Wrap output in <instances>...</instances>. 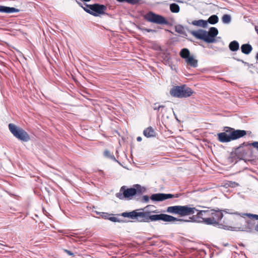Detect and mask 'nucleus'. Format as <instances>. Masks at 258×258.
Masks as SVG:
<instances>
[{
  "mask_svg": "<svg viewBox=\"0 0 258 258\" xmlns=\"http://www.w3.org/2000/svg\"><path fill=\"white\" fill-rule=\"evenodd\" d=\"M137 220L140 222H149L162 220L166 222H174L176 221L188 222V220H185L182 219H178L172 216L165 214L159 215H151L150 212H138Z\"/></svg>",
  "mask_w": 258,
  "mask_h": 258,
  "instance_id": "obj_1",
  "label": "nucleus"
},
{
  "mask_svg": "<svg viewBox=\"0 0 258 258\" xmlns=\"http://www.w3.org/2000/svg\"><path fill=\"white\" fill-rule=\"evenodd\" d=\"M225 132L218 134V140L221 143L229 142L231 141L237 140L243 137L246 135L244 130H237L233 128L226 127Z\"/></svg>",
  "mask_w": 258,
  "mask_h": 258,
  "instance_id": "obj_2",
  "label": "nucleus"
},
{
  "mask_svg": "<svg viewBox=\"0 0 258 258\" xmlns=\"http://www.w3.org/2000/svg\"><path fill=\"white\" fill-rule=\"evenodd\" d=\"M190 33L197 39L210 43L216 42L215 37L218 35V31L216 28L211 27L209 31L199 29L197 31H191Z\"/></svg>",
  "mask_w": 258,
  "mask_h": 258,
  "instance_id": "obj_3",
  "label": "nucleus"
},
{
  "mask_svg": "<svg viewBox=\"0 0 258 258\" xmlns=\"http://www.w3.org/2000/svg\"><path fill=\"white\" fill-rule=\"evenodd\" d=\"M222 210H210V214L208 218H205V223L209 225L217 226L220 228L226 229L227 226L220 223V221L223 217Z\"/></svg>",
  "mask_w": 258,
  "mask_h": 258,
  "instance_id": "obj_4",
  "label": "nucleus"
},
{
  "mask_svg": "<svg viewBox=\"0 0 258 258\" xmlns=\"http://www.w3.org/2000/svg\"><path fill=\"white\" fill-rule=\"evenodd\" d=\"M193 93L192 90L185 85L174 86L170 90L172 96L179 98L188 97Z\"/></svg>",
  "mask_w": 258,
  "mask_h": 258,
  "instance_id": "obj_5",
  "label": "nucleus"
},
{
  "mask_svg": "<svg viewBox=\"0 0 258 258\" xmlns=\"http://www.w3.org/2000/svg\"><path fill=\"white\" fill-rule=\"evenodd\" d=\"M9 128L14 136L21 141L28 142L30 139L29 135L26 131L14 124L10 123Z\"/></svg>",
  "mask_w": 258,
  "mask_h": 258,
  "instance_id": "obj_6",
  "label": "nucleus"
},
{
  "mask_svg": "<svg viewBox=\"0 0 258 258\" xmlns=\"http://www.w3.org/2000/svg\"><path fill=\"white\" fill-rule=\"evenodd\" d=\"M86 6L87 8H83V10L86 12L96 17L99 15L104 14L107 9V7L105 6L99 4L93 5L86 4Z\"/></svg>",
  "mask_w": 258,
  "mask_h": 258,
  "instance_id": "obj_7",
  "label": "nucleus"
},
{
  "mask_svg": "<svg viewBox=\"0 0 258 258\" xmlns=\"http://www.w3.org/2000/svg\"><path fill=\"white\" fill-rule=\"evenodd\" d=\"M137 190L135 188L126 189L125 186H122L119 192L116 194V197L120 200L131 199V198L137 194Z\"/></svg>",
  "mask_w": 258,
  "mask_h": 258,
  "instance_id": "obj_8",
  "label": "nucleus"
},
{
  "mask_svg": "<svg viewBox=\"0 0 258 258\" xmlns=\"http://www.w3.org/2000/svg\"><path fill=\"white\" fill-rule=\"evenodd\" d=\"M145 19L150 22L158 24H167L168 21L163 16L149 12L145 15Z\"/></svg>",
  "mask_w": 258,
  "mask_h": 258,
  "instance_id": "obj_9",
  "label": "nucleus"
},
{
  "mask_svg": "<svg viewBox=\"0 0 258 258\" xmlns=\"http://www.w3.org/2000/svg\"><path fill=\"white\" fill-rule=\"evenodd\" d=\"M178 197V194L173 195L171 194L158 193L152 195L150 197V199L155 202H162L168 199L177 198Z\"/></svg>",
  "mask_w": 258,
  "mask_h": 258,
  "instance_id": "obj_10",
  "label": "nucleus"
},
{
  "mask_svg": "<svg viewBox=\"0 0 258 258\" xmlns=\"http://www.w3.org/2000/svg\"><path fill=\"white\" fill-rule=\"evenodd\" d=\"M198 211L195 208L190 207L189 205L178 206V215L181 216H188L195 213Z\"/></svg>",
  "mask_w": 258,
  "mask_h": 258,
  "instance_id": "obj_11",
  "label": "nucleus"
},
{
  "mask_svg": "<svg viewBox=\"0 0 258 258\" xmlns=\"http://www.w3.org/2000/svg\"><path fill=\"white\" fill-rule=\"evenodd\" d=\"M198 212L197 216L198 218H202L203 220V222L205 223V218H208L209 217L210 214V210H205V211H196Z\"/></svg>",
  "mask_w": 258,
  "mask_h": 258,
  "instance_id": "obj_12",
  "label": "nucleus"
},
{
  "mask_svg": "<svg viewBox=\"0 0 258 258\" xmlns=\"http://www.w3.org/2000/svg\"><path fill=\"white\" fill-rule=\"evenodd\" d=\"M244 145V143L235 150V154L239 157L244 156L247 154L246 150L243 149Z\"/></svg>",
  "mask_w": 258,
  "mask_h": 258,
  "instance_id": "obj_13",
  "label": "nucleus"
},
{
  "mask_svg": "<svg viewBox=\"0 0 258 258\" xmlns=\"http://www.w3.org/2000/svg\"><path fill=\"white\" fill-rule=\"evenodd\" d=\"M144 135L147 138L154 137L156 136L155 130L151 126L147 127L144 131Z\"/></svg>",
  "mask_w": 258,
  "mask_h": 258,
  "instance_id": "obj_14",
  "label": "nucleus"
},
{
  "mask_svg": "<svg viewBox=\"0 0 258 258\" xmlns=\"http://www.w3.org/2000/svg\"><path fill=\"white\" fill-rule=\"evenodd\" d=\"M185 60L188 65L192 67L196 68L198 66V60L195 59L192 55H190Z\"/></svg>",
  "mask_w": 258,
  "mask_h": 258,
  "instance_id": "obj_15",
  "label": "nucleus"
},
{
  "mask_svg": "<svg viewBox=\"0 0 258 258\" xmlns=\"http://www.w3.org/2000/svg\"><path fill=\"white\" fill-rule=\"evenodd\" d=\"M19 10L15 8H10L3 6H0V12L6 13H12L19 12Z\"/></svg>",
  "mask_w": 258,
  "mask_h": 258,
  "instance_id": "obj_16",
  "label": "nucleus"
},
{
  "mask_svg": "<svg viewBox=\"0 0 258 258\" xmlns=\"http://www.w3.org/2000/svg\"><path fill=\"white\" fill-rule=\"evenodd\" d=\"M241 49L242 53L245 54H248L252 51V47L249 44H244L241 45Z\"/></svg>",
  "mask_w": 258,
  "mask_h": 258,
  "instance_id": "obj_17",
  "label": "nucleus"
},
{
  "mask_svg": "<svg viewBox=\"0 0 258 258\" xmlns=\"http://www.w3.org/2000/svg\"><path fill=\"white\" fill-rule=\"evenodd\" d=\"M121 215L124 217H128L133 219H137L138 212L136 211H133L131 212H123L121 214Z\"/></svg>",
  "mask_w": 258,
  "mask_h": 258,
  "instance_id": "obj_18",
  "label": "nucleus"
},
{
  "mask_svg": "<svg viewBox=\"0 0 258 258\" xmlns=\"http://www.w3.org/2000/svg\"><path fill=\"white\" fill-rule=\"evenodd\" d=\"M229 48L230 50L232 51H236L239 49V43L236 40L232 41L230 43Z\"/></svg>",
  "mask_w": 258,
  "mask_h": 258,
  "instance_id": "obj_19",
  "label": "nucleus"
},
{
  "mask_svg": "<svg viewBox=\"0 0 258 258\" xmlns=\"http://www.w3.org/2000/svg\"><path fill=\"white\" fill-rule=\"evenodd\" d=\"M192 24L195 26L206 28L207 26L208 22L204 20H199L192 21Z\"/></svg>",
  "mask_w": 258,
  "mask_h": 258,
  "instance_id": "obj_20",
  "label": "nucleus"
},
{
  "mask_svg": "<svg viewBox=\"0 0 258 258\" xmlns=\"http://www.w3.org/2000/svg\"><path fill=\"white\" fill-rule=\"evenodd\" d=\"M167 213L178 215V206L168 207L166 209Z\"/></svg>",
  "mask_w": 258,
  "mask_h": 258,
  "instance_id": "obj_21",
  "label": "nucleus"
},
{
  "mask_svg": "<svg viewBox=\"0 0 258 258\" xmlns=\"http://www.w3.org/2000/svg\"><path fill=\"white\" fill-rule=\"evenodd\" d=\"M180 56L185 59L190 56V52L187 48H183L180 52Z\"/></svg>",
  "mask_w": 258,
  "mask_h": 258,
  "instance_id": "obj_22",
  "label": "nucleus"
},
{
  "mask_svg": "<svg viewBox=\"0 0 258 258\" xmlns=\"http://www.w3.org/2000/svg\"><path fill=\"white\" fill-rule=\"evenodd\" d=\"M170 10L172 13H177L180 11V7L177 4L173 3L170 5Z\"/></svg>",
  "mask_w": 258,
  "mask_h": 258,
  "instance_id": "obj_23",
  "label": "nucleus"
},
{
  "mask_svg": "<svg viewBox=\"0 0 258 258\" xmlns=\"http://www.w3.org/2000/svg\"><path fill=\"white\" fill-rule=\"evenodd\" d=\"M104 155L105 157L109 158L113 161L118 162V161L116 159L115 157L113 155H112L110 151L108 150H105L104 152Z\"/></svg>",
  "mask_w": 258,
  "mask_h": 258,
  "instance_id": "obj_24",
  "label": "nucleus"
},
{
  "mask_svg": "<svg viewBox=\"0 0 258 258\" xmlns=\"http://www.w3.org/2000/svg\"><path fill=\"white\" fill-rule=\"evenodd\" d=\"M218 17L216 15H212L209 17L208 22L211 24H215L218 22Z\"/></svg>",
  "mask_w": 258,
  "mask_h": 258,
  "instance_id": "obj_25",
  "label": "nucleus"
},
{
  "mask_svg": "<svg viewBox=\"0 0 258 258\" xmlns=\"http://www.w3.org/2000/svg\"><path fill=\"white\" fill-rule=\"evenodd\" d=\"M222 21L224 24H229L231 21V18L229 15L225 14L222 18Z\"/></svg>",
  "mask_w": 258,
  "mask_h": 258,
  "instance_id": "obj_26",
  "label": "nucleus"
},
{
  "mask_svg": "<svg viewBox=\"0 0 258 258\" xmlns=\"http://www.w3.org/2000/svg\"><path fill=\"white\" fill-rule=\"evenodd\" d=\"M175 31L180 34L184 35L185 34V30L183 26L178 25L175 27Z\"/></svg>",
  "mask_w": 258,
  "mask_h": 258,
  "instance_id": "obj_27",
  "label": "nucleus"
},
{
  "mask_svg": "<svg viewBox=\"0 0 258 258\" xmlns=\"http://www.w3.org/2000/svg\"><path fill=\"white\" fill-rule=\"evenodd\" d=\"M138 28L139 30H141L143 33H144V32H156V30H153V29L145 28L141 27H138Z\"/></svg>",
  "mask_w": 258,
  "mask_h": 258,
  "instance_id": "obj_28",
  "label": "nucleus"
},
{
  "mask_svg": "<svg viewBox=\"0 0 258 258\" xmlns=\"http://www.w3.org/2000/svg\"><path fill=\"white\" fill-rule=\"evenodd\" d=\"M243 215L246 216L250 219H253L258 220V215L252 214L250 213L243 214Z\"/></svg>",
  "mask_w": 258,
  "mask_h": 258,
  "instance_id": "obj_29",
  "label": "nucleus"
},
{
  "mask_svg": "<svg viewBox=\"0 0 258 258\" xmlns=\"http://www.w3.org/2000/svg\"><path fill=\"white\" fill-rule=\"evenodd\" d=\"M117 2H127L129 4H136L139 2L140 0H116Z\"/></svg>",
  "mask_w": 258,
  "mask_h": 258,
  "instance_id": "obj_30",
  "label": "nucleus"
},
{
  "mask_svg": "<svg viewBox=\"0 0 258 258\" xmlns=\"http://www.w3.org/2000/svg\"><path fill=\"white\" fill-rule=\"evenodd\" d=\"M108 219L113 222H120L117 217H114L111 214H109Z\"/></svg>",
  "mask_w": 258,
  "mask_h": 258,
  "instance_id": "obj_31",
  "label": "nucleus"
},
{
  "mask_svg": "<svg viewBox=\"0 0 258 258\" xmlns=\"http://www.w3.org/2000/svg\"><path fill=\"white\" fill-rule=\"evenodd\" d=\"M100 216L101 217L103 218V219H108V217H109V214L107 213H100Z\"/></svg>",
  "mask_w": 258,
  "mask_h": 258,
  "instance_id": "obj_32",
  "label": "nucleus"
},
{
  "mask_svg": "<svg viewBox=\"0 0 258 258\" xmlns=\"http://www.w3.org/2000/svg\"><path fill=\"white\" fill-rule=\"evenodd\" d=\"M164 106L163 105H159L158 106H156V104H154V106H153L154 110H159L160 108H164Z\"/></svg>",
  "mask_w": 258,
  "mask_h": 258,
  "instance_id": "obj_33",
  "label": "nucleus"
},
{
  "mask_svg": "<svg viewBox=\"0 0 258 258\" xmlns=\"http://www.w3.org/2000/svg\"><path fill=\"white\" fill-rule=\"evenodd\" d=\"M64 251L67 253L68 254H69V255H71V256H75V254L74 253H73L72 252H71V251L68 250V249H63Z\"/></svg>",
  "mask_w": 258,
  "mask_h": 258,
  "instance_id": "obj_34",
  "label": "nucleus"
},
{
  "mask_svg": "<svg viewBox=\"0 0 258 258\" xmlns=\"http://www.w3.org/2000/svg\"><path fill=\"white\" fill-rule=\"evenodd\" d=\"M143 200L144 202L147 203L149 201V198L148 196L145 195L143 197Z\"/></svg>",
  "mask_w": 258,
  "mask_h": 258,
  "instance_id": "obj_35",
  "label": "nucleus"
},
{
  "mask_svg": "<svg viewBox=\"0 0 258 258\" xmlns=\"http://www.w3.org/2000/svg\"><path fill=\"white\" fill-rule=\"evenodd\" d=\"M253 147L258 149V142H254L251 144Z\"/></svg>",
  "mask_w": 258,
  "mask_h": 258,
  "instance_id": "obj_36",
  "label": "nucleus"
},
{
  "mask_svg": "<svg viewBox=\"0 0 258 258\" xmlns=\"http://www.w3.org/2000/svg\"><path fill=\"white\" fill-rule=\"evenodd\" d=\"M76 2H77V4H78V5H79L81 7H82L83 9V8H85L84 7H83L82 3H81V2H80L78 1H76ZM85 8H87V7L86 6V7H85Z\"/></svg>",
  "mask_w": 258,
  "mask_h": 258,
  "instance_id": "obj_37",
  "label": "nucleus"
},
{
  "mask_svg": "<svg viewBox=\"0 0 258 258\" xmlns=\"http://www.w3.org/2000/svg\"><path fill=\"white\" fill-rule=\"evenodd\" d=\"M242 231H244V230H242ZM247 232H250L252 231V228L250 227H248L247 230H245Z\"/></svg>",
  "mask_w": 258,
  "mask_h": 258,
  "instance_id": "obj_38",
  "label": "nucleus"
},
{
  "mask_svg": "<svg viewBox=\"0 0 258 258\" xmlns=\"http://www.w3.org/2000/svg\"><path fill=\"white\" fill-rule=\"evenodd\" d=\"M137 140L138 142H141L142 141V138L141 137H138L137 138Z\"/></svg>",
  "mask_w": 258,
  "mask_h": 258,
  "instance_id": "obj_39",
  "label": "nucleus"
},
{
  "mask_svg": "<svg viewBox=\"0 0 258 258\" xmlns=\"http://www.w3.org/2000/svg\"><path fill=\"white\" fill-rule=\"evenodd\" d=\"M255 230L256 231H257L258 232V223L257 224V225L255 226Z\"/></svg>",
  "mask_w": 258,
  "mask_h": 258,
  "instance_id": "obj_40",
  "label": "nucleus"
},
{
  "mask_svg": "<svg viewBox=\"0 0 258 258\" xmlns=\"http://www.w3.org/2000/svg\"><path fill=\"white\" fill-rule=\"evenodd\" d=\"M256 58L257 60H258V53H257V54L256 55Z\"/></svg>",
  "mask_w": 258,
  "mask_h": 258,
  "instance_id": "obj_41",
  "label": "nucleus"
}]
</instances>
